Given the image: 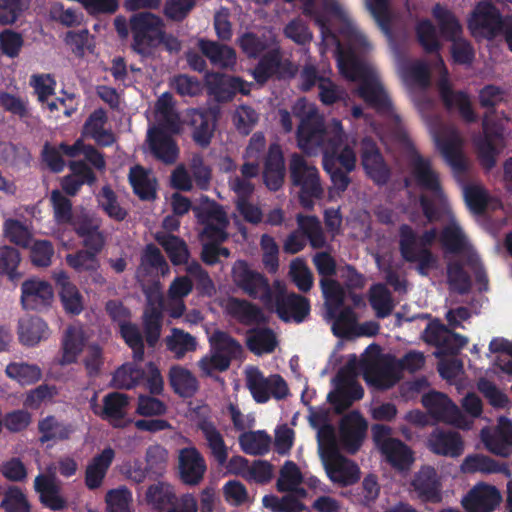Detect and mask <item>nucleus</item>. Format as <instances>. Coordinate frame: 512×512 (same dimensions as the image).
<instances>
[{
	"label": "nucleus",
	"instance_id": "48",
	"mask_svg": "<svg viewBox=\"0 0 512 512\" xmlns=\"http://www.w3.org/2000/svg\"><path fill=\"white\" fill-rule=\"evenodd\" d=\"M198 428L206 440L211 455L216 459L219 465H224L228 458V447L224 438L214 423L203 420L198 424Z\"/></svg>",
	"mask_w": 512,
	"mask_h": 512
},
{
	"label": "nucleus",
	"instance_id": "45",
	"mask_svg": "<svg viewBox=\"0 0 512 512\" xmlns=\"http://www.w3.org/2000/svg\"><path fill=\"white\" fill-rule=\"evenodd\" d=\"M264 182L270 190L281 187L284 179V161L280 147L273 144L265 161Z\"/></svg>",
	"mask_w": 512,
	"mask_h": 512
},
{
	"label": "nucleus",
	"instance_id": "54",
	"mask_svg": "<svg viewBox=\"0 0 512 512\" xmlns=\"http://www.w3.org/2000/svg\"><path fill=\"white\" fill-rule=\"evenodd\" d=\"M169 379L174 391L184 397L193 395L198 388L196 377L182 366H173L169 372Z\"/></svg>",
	"mask_w": 512,
	"mask_h": 512
},
{
	"label": "nucleus",
	"instance_id": "8",
	"mask_svg": "<svg viewBox=\"0 0 512 512\" xmlns=\"http://www.w3.org/2000/svg\"><path fill=\"white\" fill-rule=\"evenodd\" d=\"M327 307V317L332 320V331L338 337L356 336L358 326L355 313L344 308L339 311L345 300L344 289L334 280L325 279L321 283Z\"/></svg>",
	"mask_w": 512,
	"mask_h": 512
},
{
	"label": "nucleus",
	"instance_id": "6",
	"mask_svg": "<svg viewBox=\"0 0 512 512\" xmlns=\"http://www.w3.org/2000/svg\"><path fill=\"white\" fill-rule=\"evenodd\" d=\"M131 29L134 36L133 48L138 53L148 54L151 48L163 43L167 50H180L179 41L173 36H166L162 30L160 18L151 13H139L131 18Z\"/></svg>",
	"mask_w": 512,
	"mask_h": 512
},
{
	"label": "nucleus",
	"instance_id": "18",
	"mask_svg": "<svg viewBox=\"0 0 512 512\" xmlns=\"http://www.w3.org/2000/svg\"><path fill=\"white\" fill-rule=\"evenodd\" d=\"M293 182L300 186V201L304 207L312 206V199L320 197L322 189L317 169L300 155H293L290 163Z\"/></svg>",
	"mask_w": 512,
	"mask_h": 512
},
{
	"label": "nucleus",
	"instance_id": "28",
	"mask_svg": "<svg viewBox=\"0 0 512 512\" xmlns=\"http://www.w3.org/2000/svg\"><path fill=\"white\" fill-rule=\"evenodd\" d=\"M480 437L491 453L502 457H508L512 453V422L509 419L501 417L494 432L484 428Z\"/></svg>",
	"mask_w": 512,
	"mask_h": 512
},
{
	"label": "nucleus",
	"instance_id": "52",
	"mask_svg": "<svg viewBox=\"0 0 512 512\" xmlns=\"http://www.w3.org/2000/svg\"><path fill=\"white\" fill-rule=\"evenodd\" d=\"M464 197L469 209L474 213L495 210L501 206L499 199L490 196L482 186L478 185L466 187Z\"/></svg>",
	"mask_w": 512,
	"mask_h": 512
},
{
	"label": "nucleus",
	"instance_id": "37",
	"mask_svg": "<svg viewBox=\"0 0 512 512\" xmlns=\"http://www.w3.org/2000/svg\"><path fill=\"white\" fill-rule=\"evenodd\" d=\"M411 486L425 501L437 502L441 498V483L433 467H422L414 476Z\"/></svg>",
	"mask_w": 512,
	"mask_h": 512
},
{
	"label": "nucleus",
	"instance_id": "27",
	"mask_svg": "<svg viewBox=\"0 0 512 512\" xmlns=\"http://www.w3.org/2000/svg\"><path fill=\"white\" fill-rule=\"evenodd\" d=\"M328 478L336 484L347 486L359 479V469L350 460L341 456L338 452L328 455L322 454L321 459Z\"/></svg>",
	"mask_w": 512,
	"mask_h": 512
},
{
	"label": "nucleus",
	"instance_id": "62",
	"mask_svg": "<svg viewBox=\"0 0 512 512\" xmlns=\"http://www.w3.org/2000/svg\"><path fill=\"white\" fill-rule=\"evenodd\" d=\"M156 239L164 248L173 264L179 265L186 262L188 258V251L182 240L176 236L167 234H159Z\"/></svg>",
	"mask_w": 512,
	"mask_h": 512
},
{
	"label": "nucleus",
	"instance_id": "12",
	"mask_svg": "<svg viewBox=\"0 0 512 512\" xmlns=\"http://www.w3.org/2000/svg\"><path fill=\"white\" fill-rule=\"evenodd\" d=\"M263 37L264 39L260 40L252 33H245L238 39L242 51L249 57H256L264 50L269 49L268 55L253 71V76L259 84H263L276 71L279 64L274 34L269 30Z\"/></svg>",
	"mask_w": 512,
	"mask_h": 512
},
{
	"label": "nucleus",
	"instance_id": "10",
	"mask_svg": "<svg viewBox=\"0 0 512 512\" xmlns=\"http://www.w3.org/2000/svg\"><path fill=\"white\" fill-rule=\"evenodd\" d=\"M508 122L509 119L504 114L485 115L483 135L473 140L479 160L486 169H492L495 166L497 156L505 147L504 131L505 123Z\"/></svg>",
	"mask_w": 512,
	"mask_h": 512
},
{
	"label": "nucleus",
	"instance_id": "57",
	"mask_svg": "<svg viewBox=\"0 0 512 512\" xmlns=\"http://www.w3.org/2000/svg\"><path fill=\"white\" fill-rule=\"evenodd\" d=\"M302 480L303 477L297 465L288 461L280 471L277 487L280 491H295L298 497L304 498L306 497V491L298 488Z\"/></svg>",
	"mask_w": 512,
	"mask_h": 512
},
{
	"label": "nucleus",
	"instance_id": "44",
	"mask_svg": "<svg viewBox=\"0 0 512 512\" xmlns=\"http://www.w3.org/2000/svg\"><path fill=\"white\" fill-rule=\"evenodd\" d=\"M5 375L21 387L31 386L42 378L41 368L25 361H12L5 367Z\"/></svg>",
	"mask_w": 512,
	"mask_h": 512
},
{
	"label": "nucleus",
	"instance_id": "61",
	"mask_svg": "<svg viewBox=\"0 0 512 512\" xmlns=\"http://www.w3.org/2000/svg\"><path fill=\"white\" fill-rule=\"evenodd\" d=\"M70 169L72 174L62 180V188L66 193L74 195L82 184L94 181L92 172L84 163L72 162Z\"/></svg>",
	"mask_w": 512,
	"mask_h": 512
},
{
	"label": "nucleus",
	"instance_id": "46",
	"mask_svg": "<svg viewBox=\"0 0 512 512\" xmlns=\"http://www.w3.org/2000/svg\"><path fill=\"white\" fill-rule=\"evenodd\" d=\"M107 121L103 110H95L83 127V135L94 139L98 144L109 146L114 142L113 133L105 127Z\"/></svg>",
	"mask_w": 512,
	"mask_h": 512
},
{
	"label": "nucleus",
	"instance_id": "11",
	"mask_svg": "<svg viewBox=\"0 0 512 512\" xmlns=\"http://www.w3.org/2000/svg\"><path fill=\"white\" fill-rule=\"evenodd\" d=\"M210 352L198 362L204 376H214L227 370L233 358L241 355L242 348L238 342L222 331H215L209 337Z\"/></svg>",
	"mask_w": 512,
	"mask_h": 512
},
{
	"label": "nucleus",
	"instance_id": "4",
	"mask_svg": "<svg viewBox=\"0 0 512 512\" xmlns=\"http://www.w3.org/2000/svg\"><path fill=\"white\" fill-rule=\"evenodd\" d=\"M378 352L376 346L367 348L365 357ZM424 355L420 352H408L400 361L390 355L379 359L358 360L355 355L348 357L346 365L339 371L334 379L335 390L328 395L329 401L341 412L351 405L354 400L363 396V389L357 383L356 377L363 373L366 382L376 388L386 389L393 386L400 379V372L407 370L414 372L424 365Z\"/></svg>",
	"mask_w": 512,
	"mask_h": 512
},
{
	"label": "nucleus",
	"instance_id": "34",
	"mask_svg": "<svg viewBox=\"0 0 512 512\" xmlns=\"http://www.w3.org/2000/svg\"><path fill=\"white\" fill-rule=\"evenodd\" d=\"M424 338L427 342L438 347L456 352L468 343V339L462 335L453 333L438 321L431 322L424 332Z\"/></svg>",
	"mask_w": 512,
	"mask_h": 512
},
{
	"label": "nucleus",
	"instance_id": "38",
	"mask_svg": "<svg viewBox=\"0 0 512 512\" xmlns=\"http://www.w3.org/2000/svg\"><path fill=\"white\" fill-rule=\"evenodd\" d=\"M53 278L60 287V299L66 312L79 314L84 308L83 297L64 271H57Z\"/></svg>",
	"mask_w": 512,
	"mask_h": 512
},
{
	"label": "nucleus",
	"instance_id": "47",
	"mask_svg": "<svg viewBox=\"0 0 512 512\" xmlns=\"http://www.w3.org/2000/svg\"><path fill=\"white\" fill-rule=\"evenodd\" d=\"M115 452L112 448H105L99 455L95 456L86 468L85 482L88 488H98L112 463Z\"/></svg>",
	"mask_w": 512,
	"mask_h": 512
},
{
	"label": "nucleus",
	"instance_id": "25",
	"mask_svg": "<svg viewBox=\"0 0 512 512\" xmlns=\"http://www.w3.org/2000/svg\"><path fill=\"white\" fill-rule=\"evenodd\" d=\"M103 405L97 403L96 397L90 401L91 409L94 414L108 421L114 427H123L128 422L125 420V410L129 399L125 394L113 392L103 397Z\"/></svg>",
	"mask_w": 512,
	"mask_h": 512
},
{
	"label": "nucleus",
	"instance_id": "49",
	"mask_svg": "<svg viewBox=\"0 0 512 512\" xmlns=\"http://www.w3.org/2000/svg\"><path fill=\"white\" fill-rule=\"evenodd\" d=\"M398 72L409 88H425L429 84L428 66L423 61H403L398 66Z\"/></svg>",
	"mask_w": 512,
	"mask_h": 512
},
{
	"label": "nucleus",
	"instance_id": "2",
	"mask_svg": "<svg viewBox=\"0 0 512 512\" xmlns=\"http://www.w3.org/2000/svg\"><path fill=\"white\" fill-rule=\"evenodd\" d=\"M301 2L303 13L312 17L319 26L325 47H335L340 74L358 83L356 94L377 111L391 112V102L379 73L364 57L371 49V44L352 22L344 2L321 0L320 9L315 8V0Z\"/></svg>",
	"mask_w": 512,
	"mask_h": 512
},
{
	"label": "nucleus",
	"instance_id": "14",
	"mask_svg": "<svg viewBox=\"0 0 512 512\" xmlns=\"http://www.w3.org/2000/svg\"><path fill=\"white\" fill-rule=\"evenodd\" d=\"M432 13L442 34L452 42L451 54L454 62L470 64L474 59V50L467 40L461 38L462 28L458 20L449 10L439 4L434 6Z\"/></svg>",
	"mask_w": 512,
	"mask_h": 512
},
{
	"label": "nucleus",
	"instance_id": "26",
	"mask_svg": "<svg viewBox=\"0 0 512 512\" xmlns=\"http://www.w3.org/2000/svg\"><path fill=\"white\" fill-rule=\"evenodd\" d=\"M501 494L495 486L477 483L462 499L468 512H492L500 503Z\"/></svg>",
	"mask_w": 512,
	"mask_h": 512
},
{
	"label": "nucleus",
	"instance_id": "63",
	"mask_svg": "<svg viewBox=\"0 0 512 512\" xmlns=\"http://www.w3.org/2000/svg\"><path fill=\"white\" fill-rule=\"evenodd\" d=\"M247 345L257 355L270 353L276 346V338L270 330L257 329L247 336Z\"/></svg>",
	"mask_w": 512,
	"mask_h": 512
},
{
	"label": "nucleus",
	"instance_id": "7",
	"mask_svg": "<svg viewBox=\"0 0 512 512\" xmlns=\"http://www.w3.org/2000/svg\"><path fill=\"white\" fill-rule=\"evenodd\" d=\"M51 202L54 209V217L58 224L71 223L84 245L98 252L103 246L104 239L98 231L99 221L87 214L73 218L71 214V203L58 190L51 194Z\"/></svg>",
	"mask_w": 512,
	"mask_h": 512
},
{
	"label": "nucleus",
	"instance_id": "40",
	"mask_svg": "<svg viewBox=\"0 0 512 512\" xmlns=\"http://www.w3.org/2000/svg\"><path fill=\"white\" fill-rule=\"evenodd\" d=\"M311 425L317 429L318 450L320 458L322 454L337 453V443L333 426L326 423V414L323 412H311L309 416Z\"/></svg>",
	"mask_w": 512,
	"mask_h": 512
},
{
	"label": "nucleus",
	"instance_id": "64",
	"mask_svg": "<svg viewBox=\"0 0 512 512\" xmlns=\"http://www.w3.org/2000/svg\"><path fill=\"white\" fill-rule=\"evenodd\" d=\"M58 394L54 385L42 384L24 394L23 406L27 409H39L42 404L50 402Z\"/></svg>",
	"mask_w": 512,
	"mask_h": 512
},
{
	"label": "nucleus",
	"instance_id": "43",
	"mask_svg": "<svg viewBox=\"0 0 512 512\" xmlns=\"http://www.w3.org/2000/svg\"><path fill=\"white\" fill-rule=\"evenodd\" d=\"M86 340L84 328L81 325L70 326L62 340V356L59 359L61 365L76 362L82 352Z\"/></svg>",
	"mask_w": 512,
	"mask_h": 512
},
{
	"label": "nucleus",
	"instance_id": "5",
	"mask_svg": "<svg viewBox=\"0 0 512 512\" xmlns=\"http://www.w3.org/2000/svg\"><path fill=\"white\" fill-rule=\"evenodd\" d=\"M148 120L152 124L147 131L150 150L163 162H174L178 155V148L171 139V134L179 133L182 123L169 93H163L159 97L154 111L148 115Z\"/></svg>",
	"mask_w": 512,
	"mask_h": 512
},
{
	"label": "nucleus",
	"instance_id": "23",
	"mask_svg": "<svg viewBox=\"0 0 512 512\" xmlns=\"http://www.w3.org/2000/svg\"><path fill=\"white\" fill-rule=\"evenodd\" d=\"M199 220L205 224L203 236L212 242L223 241L226 238L228 219L226 213L216 203L205 199L200 207H195Z\"/></svg>",
	"mask_w": 512,
	"mask_h": 512
},
{
	"label": "nucleus",
	"instance_id": "53",
	"mask_svg": "<svg viewBox=\"0 0 512 512\" xmlns=\"http://www.w3.org/2000/svg\"><path fill=\"white\" fill-rule=\"evenodd\" d=\"M129 180L140 198L151 199L155 196L156 179L150 170L135 166L130 170Z\"/></svg>",
	"mask_w": 512,
	"mask_h": 512
},
{
	"label": "nucleus",
	"instance_id": "9",
	"mask_svg": "<svg viewBox=\"0 0 512 512\" xmlns=\"http://www.w3.org/2000/svg\"><path fill=\"white\" fill-rule=\"evenodd\" d=\"M468 28L476 38H492L498 33H504L512 52V17L502 18L490 2L478 3L468 19Z\"/></svg>",
	"mask_w": 512,
	"mask_h": 512
},
{
	"label": "nucleus",
	"instance_id": "33",
	"mask_svg": "<svg viewBox=\"0 0 512 512\" xmlns=\"http://www.w3.org/2000/svg\"><path fill=\"white\" fill-rule=\"evenodd\" d=\"M427 447L435 454L458 457L464 451V443L459 433L435 429L427 439Z\"/></svg>",
	"mask_w": 512,
	"mask_h": 512
},
{
	"label": "nucleus",
	"instance_id": "16",
	"mask_svg": "<svg viewBox=\"0 0 512 512\" xmlns=\"http://www.w3.org/2000/svg\"><path fill=\"white\" fill-rule=\"evenodd\" d=\"M269 309H275L278 316L285 322H302L309 314L308 301L294 293L286 294L285 284L279 280L273 283L272 303L267 304Z\"/></svg>",
	"mask_w": 512,
	"mask_h": 512
},
{
	"label": "nucleus",
	"instance_id": "13",
	"mask_svg": "<svg viewBox=\"0 0 512 512\" xmlns=\"http://www.w3.org/2000/svg\"><path fill=\"white\" fill-rule=\"evenodd\" d=\"M244 374L246 386L257 403H266L270 398L281 400L289 395L287 383L278 374L265 376L255 366L246 367Z\"/></svg>",
	"mask_w": 512,
	"mask_h": 512
},
{
	"label": "nucleus",
	"instance_id": "56",
	"mask_svg": "<svg viewBox=\"0 0 512 512\" xmlns=\"http://www.w3.org/2000/svg\"><path fill=\"white\" fill-rule=\"evenodd\" d=\"M192 290V283L187 277L176 278L169 287L168 295L170 300L169 312L174 318L180 317L185 305L183 298Z\"/></svg>",
	"mask_w": 512,
	"mask_h": 512
},
{
	"label": "nucleus",
	"instance_id": "1",
	"mask_svg": "<svg viewBox=\"0 0 512 512\" xmlns=\"http://www.w3.org/2000/svg\"><path fill=\"white\" fill-rule=\"evenodd\" d=\"M392 138L406 150L410 175L406 178V186L411 198V204L419 207L427 222L441 221L444 224L439 236L435 229L426 231L417 238L413 230L404 225L401 228L400 246L403 257L410 262L418 263V271L427 275L437 267V259L425 246L439 240L447 252L466 256L468 265L475 273L480 289L487 287V278L481 267L477 253L456 222L450 210L447 199L441 189L440 180L428 159L423 158L414 149L402 129H398Z\"/></svg>",
	"mask_w": 512,
	"mask_h": 512
},
{
	"label": "nucleus",
	"instance_id": "60",
	"mask_svg": "<svg viewBox=\"0 0 512 512\" xmlns=\"http://www.w3.org/2000/svg\"><path fill=\"white\" fill-rule=\"evenodd\" d=\"M241 449L250 455L266 453L271 445L270 436L264 431L245 432L239 437Z\"/></svg>",
	"mask_w": 512,
	"mask_h": 512
},
{
	"label": "nucleus",
	"instance_id": "20",
	"mask_svg": "<svg viewBox=\"0 0 512 512\" xmlns=\"http://www.w3.org/2000/svg\"><path fill=\"white\" fill-rule=\"evenodd\" d=\"M423 405L438 421L452 424L460 429H470L472 421L464 416L459 408L444 394L430 392L423 396Z\"/></svg>",
	"mask_w": 512,
	"mask_h": 512
},
{
	"label": "nucleus",
	"instance_id": "39",
	"mask_svg": "<svg viewBox=\"0 0 512 512\" xmlns=\"http://www.w3.org/2000/svg\"><path fill=\"white\" fill-rule=\"evenodd\" d=\"M186 120L193 127V140L200 146H207L214 132V115L211 112L190 110L187 112Z\"/></svg>",
	"mask_w": 512,
	"mask_h": 512
},
{
	"label": "nucleus",
	"instance_id": "55",
	"mask_svg": "<svg viewBox=\"0 0 512 512\" xmlns=\"http://www.w3.org/2000/svg\"><path fill=\"white\" fill-rule=\"evenodd\" d=\"M3 234L15 245L27 247L32 240L31 225L16 218H6L3 222Z\"/></svg>",
	"mask_w": 512,
	"mask_h": 512
},
{
	"label": "nucleus",
	"instance_id": "17",
	"mask_svg": "<svg viewBox=\"0 0 512 512\" xmlns=\"http://www.w3.org/2000/svg\"><path fill=\"white\" fill-rule=\"evenodd\" d=\"M438 150L445 161L455 171L461 172L467 166L463 153V139L453 126L439 125L431 129Z\"/></svg>",
	"mask_w": 512,
	"mask_h": 512
},
{
	"label": "nucleus",
	"instance_id": "31",
	"mask_svg": "<svg viewBox=\"0 0 512 512\" xmlns=\"http://www.w3.org/2000/svg\"><path fill=\"white\" fill-rule=\"evenodd\" d=\"M148 306L144 313V326L146 340L153 346L159 339L161 333V321L163 310V297L159 287H155L147 293Z\"/></svg>",
	"mask_w": 512,
	"mask_h": 512
},
{
	"label": "nucleus",
	"instance_id": "19",
	"mask_svg": "<svg viewBox=\"0 0 512 512\" xmlns=\"http://www.w3.org/2000/svg\"><path fill=\"white\" fill-rule=\"evenodd\" d=\"M233 282L248 295L259 298L267 306L272 303L273 287L267 279L249 268L244 261H237L232 268Z\"/></svg>",
	"mask_w": 512,
	"mask_h": 512
},
{
	"label": "nucleus",
	"instance_id": "24",
	"mask_svg": "<svg viewBox=\"0 0 512 512\" xmlns=\"http://www.w3.org/2000/svg\"><path fill=\"white\" fill-rule=\"evenodd\" d=\"M207 470L206 461L199 450L190 445L178 452V474L180 480L189 486L202 482Z\"/></svg>",
	"mask_w": 512,
	"mask_h": 512
},
{
	"label": "nucleus",
	"instance_id": "15",
	"mask_svg": "<svg viewBox=\"0 0 512 512\" xmlns=\"http://www.w3.org/2000/svg\"><path fill=\"white\" fill-rule=\"evenodd\" d=\"M373 437L385 460L398 471H407L414 462L413 451L402 441L390 437L391 430L384 425L373 427Z\"/></svg>",
	"mask_w": 512,
	"mask_h": 512
},
{
	"label": "nucleus",
	"instance_id": "30",
	"mask_svg": "<svg viewBox=\"0 0 512 512\" xmlns=\"http://www.w3.org/2000/svg\"><path fill=\"white\" fill-rule=\"evenodd\" d=\"M34 488L40 496L41 502L51 510H62L66 501L61 495L60 483L57 481L55 471L48 468V474H39L34 480Z\"/></svg>",
	"mask_w": 512,
	"mask_h": 512
},
{
	"label": "nucleus",
	"instance_id": "36",
	"mask_svg": "<svg viewBox=\"0 0 512 512\" xmlns=\"http://www.w3.org/2000/svg\"><path fill=\"white\" fill-rule=\"evenodd\" d=\"M362 165L368 176L376 183H385L389 169L379 153L375 143L365 138L362 141Z\"/></svg>",
	"mask_w": 512,
	"mask_h": 512
},
{
	"label": "nucleus",
	"instance_id": "41",
	"mask_svg": "<svg viewBox=\"0 0 512 512\" xmlns=\"http://www.w3.org/2000/svg\"><path fill=\"white\" fill-rule=\"evenodd\" d=\"M460 470L466 474L503 473L507 478L511 477V472L505 464H499L494 459L483 454L467 455L460 465Z\"/></svg>",
	"mask_w": 512,
	"mask_h": 512
},
{
	"label": "nucleus",
	"instance_id": "58",
	"mask_svg": "<svg viewBox=\"0 0 512 512\" xmlns=\"http://www.w3.org/2000/svg\"><path fill=\"white\" fill-rule=\"evenodd\" d=\"M167 271L168 266L160 251L152 245L147 246L137 271V277L142 280L146 275L153 274L154 272L165 274Z\"/></svg>",
	"mask_w": 512,
	"mask_h": 512
},
{
	"label": "nucleus",
	"instance_id": "50",
	"mask_svg": "<svg viewBox=\"0 0 512 512\" xmlns=\"http://www.w3.org/2000/svg\"><path fill=\"white\" fill-rule=\"evenodd\" d=\"M265 148V138L261 133H255L246 148L244 155L245 163L241 168L240 178L248 179L251 181L252 178L256 177L259 173L258 161L261 157V153Z\"/></svg>",
	"mask_w": 512,
	"mask_h": 512
},
{
	"label": "nucleus",
	"instance_id": "51",
	"mask_svg": "<svg viewBox=\"0 0 512 512\" xmlns=\"http://www.w3.org/2000/svg\"><path fill=\"white\" fill-rule=\"evenodd\" d=\"M198 45L212 64L221 68H233L236 64V53L231 47L206 40H200Z\"/></svg>",
	"mask_w": 512,
	"mask_h": 512
},
{
	"label": "nucleus",
	"instance_id": "3",
	"mask_svg": "<svg viewBox=\"0 0 512 512\" xmlns=\"http://www.w3.org/2000/svg\"><path fill=\"white\" fill-rule=\"evenodd\" d=\"M293 114L300 121L297 130L298 147L305 153L314 155L323 152V165L330 174L333 186L343 191L348 183L345 172L354 169L356 155L354 150L344 143L347 138L339 120H331L324 126L323 118L316 106L305 99H299L293 106Z\"/></svg>",
	"mask_w": 512,
	"mask_h": 512
},
{
	"label": "nucleus",
	"instance_id": "35",
	"mask_svg": "<svg viewBox=\"0 0 512 512\" xmlns=\"http://www.w3.org/2000/svg\"><path fill=\"white\" fill-rule=\"evenodd\" d=\"M367 429V423L357 412L346 415L341 423L340 435L343 447L354 453L360 446Z\"/></svg>",
	"mask_w": 512,
	"mask_h": 512
},
{
	"label": "nucleus",
	"instance_id": "29",
	"mask_svg": "<svg viewBox=\"0 0 512 512\" xmlns=\"http://www.w3.org/2000/svg\"><path fill=\"white\" fill-rule=\"evenodd\" d=\"M229 188L236 195V206L239 213L245 218V220L251 223H258L262 219L261 210L251 204L248 198L254 191V185L248 179H242L240 176H232L229 179Z\"/></svg>",
	"mask_w": 512,
	"mask_h": 512
},
{
	"label": "nucleus",
	"instance_id": "59",
	"mask_svg": "<svg viewBox=\"0 0 512 512\" xmlns=\"http://www.w3.org/2000/svg\"><path fill=\"white\" fill-rule=\"evenodd\" d=\"M228 313L245 323H258L264 320L262 312L254 305L236 298H230L225 303Z\"/></svg>",
	"mask_w": 512,
	"mask_h": 512
},
{
	"label": "nucleus",
	"instance_id": "22",
	"mask_svg": "<svg viewBox=\"0 0 512 512\" xmlns=\"http://www.w3.org/2000/svg\"><path fill=\"white\" fill-rule=\"evenodd\" d=\"M330 74V69H323L319 74L313 66L307 65L301 72V87L303 90H309L318 83L320 100L327 105L344 99L346 92L330 79Z\"/></svg>",
	"mask_w": 512,
	"mask_h": 512
},
{
	"label": "nucleus",
	"instance_id": "32",
	"mask_svg": "<svg viewBox=\"0 0 512 512\" xmlns=\"http://www.w3.org/2000/svg\"><path fill=\"white\" fill-rule=\"evenodd\" d=\"M21 301L26 309H40L51 304L54 293L52 286L40 279L25 281L21 287Z\"/></svg>",
	"mask_w": 512,
	"mask_h": 512
},
{
	"label": "nucleus",
	"instance_id": "21",
	"mask_svg": "<svg viewBox=\"0 0 512 512\" xmlns=\"http://www.w3.org/2000/svg\"><path fill=\"white\" fill-rule=\"evenodd\" d=\"M436 69H438L440 73L438 90L444 104L449 109L457 110L465 121L474 122L477 117L472 109L468 95L464 92H455L452 90L450 81L447 77V71L441 58H439L436 63Z\"/></svg>",
	"mask_w": 512,
	"mask_h": 512
},
{
	"label": "nucleus",
	"instance_id": "42",
	"mask_svg": "<svg viewBox=\"0 0 512 512\" xmlns=\"http://www.w3.org/2000/svg\"><path fill=\"white\" fill-rule=\"evenodd\" d=\"M50 330L47 324L38 317H25L19 321V341L28 347L35 346L48 339Z\"/></svg>",
	"mask_w": 512,
	"mask_h": 512
}]
</instances>
